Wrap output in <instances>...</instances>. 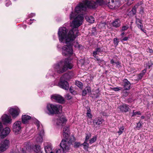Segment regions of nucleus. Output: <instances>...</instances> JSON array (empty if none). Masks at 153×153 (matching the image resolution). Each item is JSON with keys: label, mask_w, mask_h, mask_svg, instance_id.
Instances as JSON below:
<instances>
[{"label": "nucleus", "mask_w": 153, "mask_h": 153, "mask_svg": "<svg viewBox=\"0 0 153 153\" xmlns=\"http://www.w3.org/2000/svg\"><path fill=\"white\" fill-rule=\"evenodd\" d=\"M51 98L52 99L54 100L56 102L62 103L64 101V98L61 96L59 95H54L52 96Z\"/></svg>", "instance_id": "nucleus-15"}, {"label": "nucleus", "mask_w": 153, "mask_h": 153, "mask_svg": "<svg viewBox=\"0 0 153 153\" xmlns=\"http://www.w3.org/2000/svg\"><path fill=\"white\" fill-rule=\"evenodd\" d=\"M131 12L134 15L136 14V6H134L133 7L131 10Z\"/></svg>", "instance_id": "nucleus-38"}, {"label": "nucleus", "mask_w": 153, "mask_h": 153, "mask_svg": "<svg viewBox=\"0 0 153 153\" xmlns=\"http://www.w3.org/2000/svg\"><path fill=\"white\" fill-rule=\"evenodd\" d=\"M73 66L71 61L68 59H65L55 65L54 68L57 73L60 74L65 72L68 68L71 69Z\"/></svg>", "instance_id": "nucleus-4"}, {"label": "nucleus", "mask_w": 153, "mask_h": 153, "mask_svg": "<svg viewBox=\"0 0 153 153\" xmlns=\"http://www.w3.org/2000/svg\"><path fill=\"white\" fill-rule=\"evenodd\" d=\"M142 126L141 124L140 123H138L137 124V127L140 128Z\"/></svg>", "instance_id": "nucleus-50"}, {"label": "nucleus", "mask_w": 153, "mask_h": 153, "mask_svg": "<svg viewBox=\"0 0 153 153\" xmlns=\"http://www.w3.org/2000/svg\"><path fill=\"white\" fill-rule=\"evenodd\" d=\"M104 25V24L102 23H101V24H100V25Z\"/></svg>", "instance_id": "nucleus-61"}, {"label": "nucleus", "mask_w": 153, "mask_h": 153, "mask_svg": "<svg viewBox=\"0 0 153 153\" xmlns=\"http://www.w3.org/2000/svg\"><path fill=\"white\" fill-rule=\"evenodd\" d=\"M126 4L128 6H129L133 3L134 0H126Z\"/></svg>", "instance_id": "nucleus-35"}, {"label": "nucleus", "mask_w": 153, "mask_h": 153, "mask_svg": "<svg viewBox=\"0 0 153 153\" xmlns=\"http://www.w3.org/2000/svg\"><path fill=\"white\" fill-rule=\"evenodd\" d=\"M31 117L30 116L27 114L23 115L22 116V121L23 123H27L30 120Z\"/></svg>", "instance_id": "nucleus-17"}, {"label": "nucleus", "mask_w": 153, "mask_h": 153, "mask_svg": "<svg viewBox=\"0 0 153 153\" xmlns=\"http://www.w3.org/2000/svg\"><path fill=\"white\" fill-rule=\"evenodd\" d=\"M129 27L128 26H124L122 27V29L121 30V31H123L127 30Z\"/></svg>", "instance_id": "nucleus-37"}, {"label": "nucleus", "mask_w": 153, "mask_h": 153, "mask_svg": "<svg viewBox=\"0 0 153 153\" xmlns=\"http://www.w3.org/2000/svg\"><path fill=\"white\" fill-rule=\"evenodd\" d=\"M112 26L115 27H118L120 25V22L118 19H116L112 23Z\"/></svg>", "instance_id": "nucleus-22"}, {"label": "nucleus", "mask_w": 153, "mask_h": 153, "mask_svg": "<svg viewBox=\"0 0 153 153\" xmlns=\"http://www.w3.org/2000/svg\"><path fill=\"white\" fill-rule=\"evenodd\" d=\"M1 119L5 124H10L12 123L11 117L7 114L3 115L1 117Z\"/></svg>", "instance_id": "nucleus-12"}, {"label": "nucleus", "mask_w": 153, "mask_h": 153, "mask_svg": "<svg viewBox=\"0 0 153 153\" xmlns=\"http://www.w3.org/2000/svg\"><path fill=\"white\" fill-rule=\"evenodd\" d=\"M74 40H73L72 41L71 43L72 44V46L73 45L74 46V47H75L76 48H80V45H79V44H78V43L77 42H74L73 44H72V42Z\"/></svg>", "instance_id": "nucleus-28"}, {"label": "nucleus", "mask_w": 153, "mask_h": 153, "mask_svg": "<svg viewBox=\"0 0 153 153\" xmlns=\"http://www.w3.org/2000/svg\"><path fill=\"white\" fill-rule=\"evenodd\" d=\"M91 110L89 107L87 108V116L90 118H91L92 117V115L91 113Z\"/></svg>", "instance_id": "nucleus-29"}, {"label": "nucleus", "mask_w": 153, "mask_h": 153, "mask_svg": "<svg viewBox=\"0 0 153 153\" xmlns=\"http://www.w3.org/2000/svg\"><path fill=\"white\" fill-rule=\"evenodd\" d=\"M67 120L65 117H60L57 118L53 120L54 123L57 125H61L66 121Z\"/></svg>", "instance_id": "nucleus-13"}, {"label": "nucleus", "mask_w": 153, "mask_h": 153, "mask_svg": "<svg viewBox=\"0 0 153 153\" xmlns=\"http://www.w3.org/2000/svg\"><path fill=\"white\" fill-rule=\"evenodd\" d=\"M11 4V3L10 1H7V2L6 3V6L7 7L9 6L10 4Z\"/></svg>", "instance_id": "nucleus-49"}, {"label": "nucleus", "mask_w": 153, "mask_h": 153, "mask_svg": "<svg viewBox=\"0 0 153 153\" xmlns=\"http://www.w3.org/2000/svg\"><path fill=\"white\" fill-rule=\"evenodd\" d=\"M22 122L20 121H16L15 122L13 126V130L16 134H17L20 131L22 127Z\"/></svg>", "instance_id": "nucleus-9"}, {"label": "nucleus", "mask_w": 153, "mask_h": 153, "mask_svg": "<svg viewBox=\"0 0 153 153\" xmlns=\"http://www.w3.org/2000/svg\"><path fill=\"white\" fill-rule=\"evenodd\" d=\"M64 153L63 152H62L61 150L58 149L56 150V152L55 153ZM50 153H53L51 151Z\"/></svg>", "instance_id": "nucleus-41"}, {"label": "nucleus", "mask_w": 153, "mask_h": 153, "mask_svg": "<svg viewBox=\"0 0 153 153\" xmlns=\"http://www.w3.org/2000/svg\"><path fill=\"white\" fill-rule=\"evenodd\" d=\"M81 145V144H80V143L79 142H75L74 143V147H78Z\"/></svg>", "instance_id": "nucleus-42"}, {"label": "nucleus", "mask_w": 153, "mask_h": 153, "mask_svg": "<svg viewBox=\"0 0 153 153\" xmlns=\"http://www.w3.org/2000/svg\"><path fill=\"white\" fill-rule=\"evenodd\" d=\"M119 128V131H118L117 133H118L119 135L121 134L123 132L124 130V126H120Z\"/></svg>", "instance_id": "nucleus-26"}, {"label": "nucleus", "mask_w": 153, "mask_h": 153, "mask_svg": "<svg viewBox=\"0 0 153 153\" xmlns=\"http://www.w3.org/2000/svg\"><path fill=\"white\" fill-rule=\"evenodd\" d=\"M122 88L120 87H117L112 88V89L115 91H118L121 89Z\"/></svg>", "instance_id": "nucleus-39"}, {"label": "nucleus", "mask_w": 153, "mask_h": 153, "mask_svg": "<svg viewBox=\"0 0 153 153\" xmlns=\"http://www.w3.org/2000/svg\"><path fill=\"white\" fill-rule=\"evenodd\" d=\"M10 131V129L8 127L2 128L0 131V137L1 138H5L9 134Z\"/></svg>", "instance_id": "nucleus-10"}, {"label": "nucleus", "mask_w": 153, "mask_h": 153, "mask_svg": "<svg viewBox=\"0 0 153 153\" xmlns=\"http://www.w3.org/2000/svg\"><path fill=\"white\" fill-rule=\"evenodd\" d=\"M85 19L88 22L92 23L94 21V18L91 16H88L86 17Z\"/></svg>", "instance_id": "nucleus-24"}, {"label": "nucleus", "mask_w": 153, "mask_h": 153, "mask_svg": "<svg viewBox=\"0 0 153 153\" xmlns=\"http://www.w3.org/2000/svg\"><path fill=\"white\" fill-rule=\"evenodd\" d=\"M96 1L92 0L89 1L85 0L84 3L79 4L75 7V11L72 12L70 14V19L74 18L71 24L73 28L72 30L75 33L74 34H78V31L77 28L82 23L84 19L83 15L80 14L77 16V13H83L85 12L87 7L94 8L97 7L98 5H101L104 4L103 0H96Z\"/></svg>", "instance_id": "nucleus-1"}, {"label": "nucleus", "mask_w": 153, "mask_h": 153, "mask_svg": "<svg viewBox=\"0 0 153 153\" xmlns=\"http://www.w3.org/2000/svg\"><path fill=\"white\" fill-rule=\"evenodd\" d=\"M141 118L142 119H144L145 118V117L144 116H142Z\"/></svg>", "instance_id": "nucleus-59"}, {"label": "nucleus", "mask_w": 153, "mask_h": 153, "mask_svg": "<svg viewBox=\"0 0 153 153\" xmlns=\"http://www.w3.org/2000/svg\"><path fill=\"white\" fill-rule=\"evenodd\" d=\"M148 52H149L150 53H152L153 52V50L150 48L148 49Z\"/></svg>", "instance_id": "nucleus-54"}, {"label": "nucleus", "mask_w": 153, "mask_h": 153, "mask_svg": "<svg viewBox=\"0 0 153 153\" xmlns=\"http://www.w3.org/2000/svg\"><path fill=\"white\" fill-rule=\"evenodd\" d=\"M143 75L142 74L140 73L139 75L138 76V79H141L142 78L143 76Z\"/></svg>", "instance_id": "nucleus-46"}, {"label": "nucleus", "mask_w": 153, "mask_h": 153, "mask_svg": "<svg viewBox=\"0 0 153 153\" xmlns=\"http://www.w3.org/2000/svg\"><path fill=\"white\" fill-rule=\"evenodd\" d=\"M69 128L65 127L63 129V135L65 140H63L60 144V146L63 150L64 153H68L70 149V146L73 142L71 139H68L69 137Z\"/></svg>", "instance_id": "nucleus-3"}, {"label": "nucleus", "mask_w": 153, "mask_h": 153, "mask_svg": "<svg viewBox=\"0 0 153 153\" xmlns=\"http://www.w3.org/2000/svg\"><path fill=\"white\" fill-rule=\"evenodd\" d=\"M141 4H142V2H140L139 3H138L135 6H136V7H137L138 6H139V5H141Z\"/></svg>", "instance_id": "nucleus-53"}, {"label": "nucleus", "mask_w": 153, "mask_h": 153, "mask_svg": "<svg viewBox=\"0 0 153 153\" xmlns=\"http://www.w3.org/2000/svg\"><path fill=\"white\" fill-rule=\"evenodd\" d=\"M152 63L149 66V68H150V67L152 66Z\"/></svg>", "instance_id": "nucleus-60"}, {"label": "nucleus", "mask_w": 153, "mask_h": 153, "mask_svg": "<svg viewBox=\"0 0 153 153\" xmlns=\"http://www.w3.org/2000/svg\"><path fill=\"white\" fill-rule=\"evenodd\" d=\"M124 82V88L126 90H129L130 89L131 84L130 82L126 79L123 80Z\"/></svg>", "instance_id": "nucleus-19"}, {"label": "nucleus", "mask_w": 153, "mask_h": 153, "mask_svg": "<svg viewBox=\"0 0 153 153\" xmlns=\"http://www.w3.org/2000/svg\"><path fill=\"white\" fill-rule=\"evenodd\" d=\"M136 24L140 23L141 24V20L139 19L136 18Z\"/></svg>", "instance_id": "nucleus-43"}, {"label": "nucleus", "mask_w": 153, "mask_h": 153, "mask_svg": "<svg viewBox=\"0 0 153 153\" xmlns=\"http://www.w3.org/2000/svg\"><path fill=\"white\" fill-rule=\"evenodd\" d=\"M35 14L33 13H31V16H32H32H35Z\"/></svg>", "instance_id": "nucleus-58"}, {"label": "nucleus", "mask_w": 153, "mask_h": 153, "mask_svg": "<svg viewBox=\"0 0 153 153\" xmlns=\"http://www.w3.org/2000/svg\"><path fill=\"white\" fill-rule=\"evenodd\" d=\"M110 63L111 64L113 65V64L114 63H115L114 60L113 59H112L110 60Z\"/></svg>", "instance_id": "nucleus-52"}, {"label": "nucleus", "mask_w": 153, "mask_h": 153, "mask_svg": "<svg viewBox=\"0 0 153 153\" xmlns=\"http://www.w3.org/2000/svg\"><path fill=\"white\" fill-rule=\"evenodd\" d=\"M140 27L139 28H140L142 31H143L144 33H145V31H146V30L143 29V27L142 25H140Z\"/></svg>", "instance_id": "nucleus-48"}, {"label": "nucleus", "mask_w": 153, "mask_h": 153, "mask_svg": "<svg viewBox=\"0 0 153 153\" xmlns=\"http://www.w3.org/2000/svg\"><path fill=\"white\" fill-rule=\"evenodd\" d=\"M9 112L13 117L15 118L18 116L20 111L18 108H10Z\"/></svg>", "instance_id": "nucleus-11"}, {"label": "nucleus", "mask_w": 153, "mask_h": 153, "mask_svg": "<svg viewBox=\"0 0 153 153\" xmlns=\"http://www.w3.org/2000/svg\"><path fill=\"white\" fill-rule=\"evenodd\" d=\"M97 140V137L94 136L91 139L89 140V143L91 144L96 141Z\"/></svg>", "instance_id": "nucleus-30"}, {"label": "nucleus", "mask_w": 153, "mask_h": 153, "mask_svg": "<svg viewBox=\"0 0 153 153\" xmlns=\"http://www.w3.org/2000/svg\"><path fill=\"white\" fill-rule=\"evenodd\" d=\"M146 71V69H144L142 71V72L141 73V74H142L143 75H144V74L145 73Z\"/></svg>", "instance_id": "nucleus-51"}, {"label": "nucleus", "mask_w": 153, "mask_h": 153, "mask_svg": "<svg viewBox=\"0 0 153 153\" xmlns=\"http://www.w3.org/2000/svg\"><path fill=\"white\" fill-rule=\"evenodd\" d=\"M58 85L60 88L66 90H68L69 88V84L66 81H62L60 80L58 84Z\"/></svg>", "instance_id": "nucleus-14"}, {"label": "nucleus", "mask_w": 153, "mask_h": 153, "mask_svg": "<svg viewBox=\"0 0 153 153\" xmlns=\"http://www.w3.org/2000/svg\"><path fill=\"white\" fill-rule=\"evenodd\" d=\"M136 25H137V26L138 27V28H140V25H141L142 24H140V23H138V24H136Z\"/></svg>", "instance_id": "nucleus-56"}, {"label": "nucleus", "mask_w": 153, "mask_h": 153, "mask_svg": "<svg viewBox=\"0 0 153 153\" xmlns=\"http://www.w3.org/2000/svg\"><path fill=\"white\" fill-rule=\"evenodd\" d=\"M67 75V74H65L64 75H63V76H66Z\"/></svg>", "instance_id": "nucleus-62"}, {"label": "nucleus", "mask_w": 153, "mask_h": 153, "mask_svg": "<svg viewBox=\"0 0 153 153\" xmlns=\"http://www.w3.org/2000/svg\"><path fill=\"white\" fill-rule=\"evenodd\" d=\"M115 63L116 64L117 67L118 68L121 67V64L119 62H115Z\"/></svg>", "instance_id": "nucleus-44"}, {"label": "nucleus", "mask_w": 153, "mask_h": 153, "mask_svg": "<svg viewBox=\"0 0 153 153\" xmlns=\"http://www.w3.org/2000/svg\"><path fill=\"white\" fill-rule=\"evenodd\" d=\"M101 52V49L100 48H97L93 52V56L95 58H96L97 56L96 55Z\"/></svg>", "instance_id": "nucleus-25"}, {"label": "nucleus", "mask_w": 153, "mask_h": 153, "mask_svg": "<svg viewBox=\"0 0 153 153\" xmlns=\"http://www.w3.org/2000/svg\"><path fill=\"white\" fill-rule=\"evenodd\" d=\"M119 41L118 39L117 38H114V43L115 46H117L118 45Z\"/></svg>", "instance_id": "nucleus-34"}, {"label": "nucleus", "mask_w": 153, "mask_h": 153, "mask_svg": "<svg viewBox=\"0 0 153 153\" xmlns=\"http://www.w3.org/2000/svg\"><path fill=\"white\" fill-rule=\"evenodd\" d=\"M138 114V115H140L141 113L140 111H136L134 112V111L133 110L132 112V117H134L135 115Z\"/></svg>", "instance_id": "nucleus-36"}, {"label": "nucleus", "mask_w": 153, "mask_h": 153, "mask_svg": "<svg viewBox=\"0 0 153 153\" xmlns=\"http://www.w3.org/2000/svg\"><path fill=\"white\" fill-rule=\"evenodd\" d=\"M27 151L25 148H22V153H27Z\"/></svg>", "instance_id": "nucleus-45"}, {"label": "nucleus", "mask_w": 153, "mask_h": 153, "mask_svg": "<svg viewBox=\"0 0 153 153\" xmlns=\"http://www.w3.org/2000/svg\"><path fill=\"white\" fill-rule=\"evenodd\" d=\"M91 134L90 133L86 134L85 141L87 142L89 139L91 137Z\"/></svg>", "instance_id": "nucleus-31"}, {"label": "nucleus", "mask_w": 153, "mask_h": 153, "mask_svg": "<svg viewBox=\"0 0 153 153\" xmlns=\"http://www.w3.org/2000/svg\"><path fill=\"white\" fill-rule=\"evenodd\" d=\"M62 109V106L59 105L49 103L46 106V113L49 115L58 114Z\"/></svg>", "instance_id": "nucleus-5"}, {"label": "nucleus", "mask_w": 153, "mask_h": 153, "mask_svg": "<svg viewBox=\"0 0 153 153\" xmlns=\"http://www.w3.org/2000/svg\"><path fill=\"white\" fill-rule=\"evenodd\" d=\"M46 145L44 146V149L46 153H49L52 149V146L51 143H45Z\"/></svg>", "instance_id": "nucleus-18"}, {"label": "nucleus", "mask_w": 153, "mask_h": 153, "mask_svg": "<svg viewBox=\"0 0 153 153\" xmlns=\"http://www.w3.org/2000/svg\"><path fill=\"white\" fill-rule=\"evenodd\" d=\"M124 34H125V33L124 32L122 33L120 35L121 36L122 38H123V36L124 35Z\"/></svg>", "instance_id": "nucleus-55"}, {"label": "nucleus", "mask_w": 153, "mask_h": 153, "mask_svg": "<svg viewBox=\"0 0 153 153\" xmlns=\"http://www.w3.org/2000/svg\"><path fill=\"white\" fill-rule=\"evenodd\" d=\"M35 124L36 125L38 129L40 131V134L36 135L34 137L36 141L38 143H42L43 141L42 136L44 133L43 127L40 125V122L37 120L36 121Z\"/></svg>", "instance_id": "nucleus-6"}, {"label": "nucleus", "mask_w": 153, "mask_h": 153, "mask_svg": "<svg viewBox=\"0 0 153 153\" xmlns=\"http://www.w3.org/2000/svg\"><path fill=\"white\" fill-rule=\"evenodd\" d=\"M91 91L90 87H87L85 88L82 91V95L85 96L88 93H90Z\"/></svg>", "instance_id": "nucleus-23"}, {"label": "nucleus", "mask_w": 153, "mask_h": 153, "mask_svg": "<svg viewBox=\"0 0 153 153\" xmlns=\"http://www.w3.org/2000/svg\"><path fill=\"white\" fill-rule=\"evenodd\" d=\"M75 85L79 87H81L82 86V83L78 81H77L75 82Z\"/></svg>", "instance_id": "nucleus-32"}, {"label": "nucleus", "mask_w": 153, "mask_h": 153, "mask_svg": "<svg viewBox=\"0 0 153 153\" xmlns=\"http://www.w3.org/2000/svg\"><path fill=\"white\" fill-rule=\"evenodd\" d=\"M29 24H31L32 23L31 22H29Z\"/></svg>", "instance_id": "nucleus-64"}, {"label": "nucleus", "mask_w": 153, "mask_h": 153, "mask_svg": "<svg viewBox=\"0 0 153 153\" xmlns=\"http://www.w3.org/2000/svg\"><path fill=\"white\" fill-rule=\"evenodd\" d=\"M128 37H125L124 38H123L121 40V41H126L128 40Z\"/></svg>", "instance_id": "nucleus-47"}, {"label": "nucleus", "mask_w": 153, "mask_h": 153, "mask_svg": "<svg viewBox=\"0 0 153 153\" xmlns=\"http://www.w3.org/2000/svg\"><path fill=\"white\" fill-rule=\"evenodd\" d=\"M35 147L36 149L35 151L37 152H40V146L39 145H35Z\"/></svg>", "instance_id": "nucleus-33"}, {"label": "nucleus", "mask_w": 153, "mask_h": 153, "mask_svg": "<svg viewBox=\"0 0 153 153\" xmlns=\"http://www.w3.org/2000/svg\"><path fill=\"white\" fill-rule=\"evenodd\" d=\"M67 29L65 27L59 28L58 34L59 40L61 42H65L67 45L62 48V54L66 57H69L73 53L71 42L74 40L78 34H74L72 30H70L67 34Z\"/></svg>", "instance_id": "nucleus-2"}, {"label": "nucleus", "mask_w": 153, "mask_h": 153, "mask_svg": "<svg viewBox=\"0 0 153 153\" xmlns=\"http://www.w3.org/2000/svg\"><path fill=\"white\" fill-rule=\"evenodd\" d=\"M69 90H70V92L71 93L73 94L74 91L71 88H70Z\"/></svg>", "instance_id": "nucleus-57"}, {"label": "nucleus", "mask_w": 153, "mask_h": 153, "mask_svg": "<svg viewBox=\"0 0 153 153\" xmlns=\"http://www.w3.org/2000/svg\"><path fill=\"white\" fill-rule=\"evenodd\" d=\"M107 5L110 9L117 8L120 6L119 0H108Z\"/></svg>", "instance_id": "nucleus-8"}, {"label": "nucleus", "mask_w": 153, "mask_h": 153, "mask_svg": "<svg viewBox=\"0 0 153 153\" xmlns=\"http://www.w3.org/2000/svg\"><path fill=\"white\" fill-rule=\"evenodd\" d=\"M103 120L99 118H95L93 121V123L94 125H98L102 124Z\"/></svg>", "instance_id": "nucleus-20"}, {"label": "nucleus", "mask_w": 153, "mask_h": 153, "mask_svg": "<svg viewBox=\"0 0 153 153\" xmlns=\"http://www.w3.org/2000/svg\"><path fill=\"white\" fill-rule=\"evenodd\" d=\"M118 108L120 111L125 113L128 112L129 109V105L125 104L120 105Z\"/></svg>", "instance_id": "nucleus-16"}, {"label": "nucleus", "mask_w": 153, "mask_h": 153, "mask_svg": "<svg viewBox=\"0 0 153 153\" xmlns=\"http://www.w3.org/2000/svg\"><path fill=\"white\" fill-rule=\"evenodd\" d=\"M98 56H97L96 59V60L97 61V63L99 64V65L101 66H102L103 65H105L106 64V62L102 59H100L98 58Z\"/></svg>", "instance_id": "nucleus-21"}, {"label": "nucleus", "mask_w": 153, "mask_h": 153, "mask_svg": "<svg viewBox=\"0 0 153 153\" xmlns=\"http://www.w3.org/2000/svg\"><path fill=\"white\" fill-rule=\"evenodd\" d=\"M10 142L9 140L5 139L0 143V153L6 151L9 147Z\"/></svg>", "instance_id": "nucleus-7"}, {"label": "nucleus", "mask_w": 153, "mask_h": 153, "mask_svg": "<svg viewBox=\"0 0 153 153\" xmlns=\"http://www.w3.org/2000/svg\"><path fill=\"white\" fill-rule=\"evenodd\" d=\"M65 98L68 100H69L71 99L72 97L69 94H67L65 96Z\"/></svg>", "instance_id": "nucleus-40"}, {"label": "nucleus", "mask_w": 153, "mask_h": 153, "mask_svg": "<svg viewBox=\"0 0 153 153\" xmlns=\"http://www.w3.org/2000/svg\"><path fill=\"white\" fill-rule=\"evenodd\" d=\"M93 30H94L95 31V28H94L93 29Z\"/></svg>", "instance_id": "nucleus-63"}, {"label": "nucleus", "mask_w": 153, "mask_h": 153, "mask_svg": "<svg viewBox=\"0 0 153 153\" xmlns=\"http://www.w3.org/2000/svg\"><path fill=\"white\" fill-rule=\"evenodd\" d=\"M87 142L85 141L84 143L81 145V146L82 145L83 146V148L85 150H87L88 148L89 144Z\"/></svg>", "instance_id": "nucleus-27"}]
</instances>
